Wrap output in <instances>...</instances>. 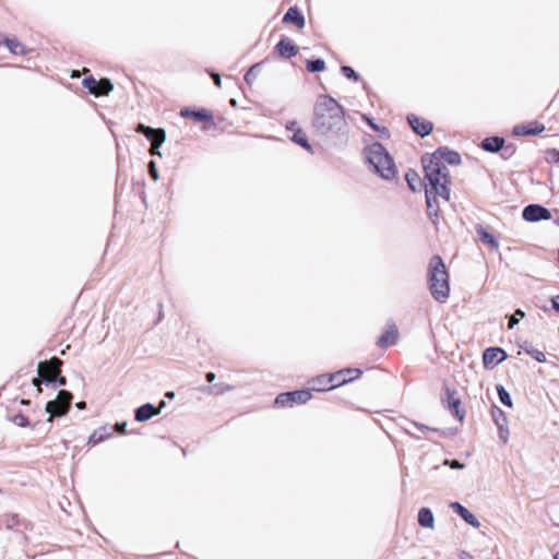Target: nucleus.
<instances>
[{"instance_id": "obj_10", "label": "nucleus", "mask_w": 559, "mask_h": 559, "mask_svg": "<svg viewBox=\"0 0 559 559\" xmlns=\"http://www.w3.org/2000/svg\"><path fill=\"white\" fill-rule=\"evenodd\" d=\"M180 117L191 119L195 122L203 123V130L207 131L214 123V117L211 110L206 108L182 107L179 111Z\"/></svg>"}, {"instance_id": "obj_8", "label": "nucleus", "mask_w": 559, "mask_h": 559, "mask_svg": "<svg viewBox=\"0 0 559 559\" xmlns=\"http://www.w3.org/2000/svg\"><path fill=\"white\" fill-rule=\"evenodd\" d=\"M441 403L450 414L457 419L463 421L465 418V409L462 408V402L455 389H451L448 384H443L441 392Z\"/></svg>"}, {"instance_id": "obj_44", "label": "nucleus", "mask_w": 559, "mask_h": 559, "mask_svg": "<svg viewBox=\"0 0 559 559\" xmlns=\"http://www.w3.org/2000/svg\"><path fill=\"white\" fill-rule=\"evenodd\" d=\"M67 384V378L59 373H55V389L59 386H64Z\"/></svg>"}, {"instance_id": "obj_25", "label": "nucleus", "mask_w": 559, "mask_h": 559, "mask_svg": "<svg viewBox=\"0 0 559 559\" xmlns=\"http://www.w3.org/2000/svg\"><path fill=\"white\" fill-rule=\"evenodd\" d=\"M159 414V409L152 403H144L136 407L134 411V419L139 423H144Z\"/></svg>"}, {"instance_id": "obj_40", "label": "nucleus", "mask_w": 559, "mask_h": 559, "mask_svg": "<svg viewBox=\"0 0 559 559\" xmlns=\"http://www.w3.org/2000/svg\"><path fill=\"white\" fill-rule=\"evenodd\" d=\"M507 357V354L503 349L499 347H491V362H501Z\"/></svg>"}, {"instance_id": "obj_45", "label": "nucleus", "mask_w": 559, "mask_h": 559, "mask_svg": "<svg viewBox=\"0 0 559 559\" xmlns=\"http://www.w3.org/2000/svg\"><path fill=\"white\" fill-rule=\"evenodd\" d=\"M547 159L551 162H559V151L556 148L548 150L546 152Z\"/></svg>"}, {"instance_id": "obj_43", "label": "nucleus", "mask_w": 559, "mask_h": 559, "mask_svg": "<svg viewBox=\"0 0 559 559\" xmlns=\"http://www.w3.org/2000/svg\"><path fill=\"white\" fill-rule=\"evenodd\" d=\"M528 355H531L534 359H536L539 362L546 361V356L542 350L538 349H528L526 350Z\"/></svg>"}, {"instance_id": "obj_64", "label": "nucleus", "mask_w": 559, "mask_h": 559, "mask_svg": "<svg viewBox=\"0 0 559 559\" xmlns=\"http://www.w3.org/2000/svg\"><path fill=\"white\" fill-rule=\"evenodd\" d=\"M229 103H230V105H231V106H234V107L237 105V102H236V99H235V98H231V99L229 100Z\"/></svg>"}, {"instance_id": "obj_20", "label": "nucleus", "mask_w": 559, "mask_h": 559, "mask_svg": "<svg viewBox=\"0 0 559 559\" xmlns=\"http://www.w3.org/2000/svg\"><path fill=\"white\" fill-rule=\"evenodd\" d=\"M449 508L460 518H462L468 525L476 528L480 526L478 519L461 502L453 501L449 504Z\"/></svg>"}, {"instance_id": "obj_1", "label": "nucleus", "mask_w": 559, "mask_h": 559, "mask_svg": "<svg viewBox=\"0 0 559 559\" xmlns=\"http://www.w3.org/2000/svg\"><path fill=\"white\" fill-rule=\"evenodd\" d=\"M346 109L331 95L320 94L313 105L311 128L329 148L344 151L349 143Z\"/></svg>"}, {"instance_id": "obj_14", "label": "nucleus", "mask_w": 559, "mask_h": 559, "mask_svg": "<svg viewBox=\"0 0 559 559\" xmlns=\"http://www.w3.org/2000/svg\"><path fill=\"white\" fill-rule=\"evenodd\" d=\"M298 50V46L286 35H282L277 44L274 46V53L285 60L297 56Z\"/></svg>"}, {"instance_id": "obj_31", "label": "nucleus", "mask_w": 559, "mask_h": 559, "mask_svg": "<svg viewBox=\"0 0 559 559\" xmlns=\"http://www.w3.org/2000/svg\"><path fill=\"white\" fill-rule=\"evenodd\" d=\"M7 418L9 421L13 423L14 425L21 428L32 427L33 429H35L36 426L39 424V421H36L32 425L29 418L26 415H24L21 411L14 414H10L9 412Z\"/></svg>"}, {"instance_id": "obj_11", "label": "nucleus", "mask_w": 559, "mask_h": 559, "mask_svg": "<svg viewBox=\"0 0 559 559\" xmlns=\"http://www.w3.org/2000/svg\"><path fill=\"white\" fill-rule=\"evenodd\" d=\"M286 130L292 132L290 140L295 144L299 145L300 147H302L305 151H307L310 154L314 153L313 147L308 139L307 133L304 131V129H301L298 126L297 121H295V120L288 121L286 124Z\"/></svg>"}, {"instance_id": "obj_33", "label": "nucleus", "mask_w": 559, "mask_h": 559, "mask_svg": "<svg viewBox=\"0 0 559 559\" xmlns=\"http://www.w3.org/2000/svg\"><path fill=\"white\" fill-rule=\"evenodd\" d=\"M100 80H96L93 75H87L82 80V85L94 96H99Z\"/></svg>"}, {"instance_id": "obj_59", "label": "nucleus", "mask_w": 559, "mask_h": 559, "mask_svg": "<svg viewBox=\"0 0 559 559\" xmlns=\"http://www.w3.org/2000/svg\"><path fill=\"white\" fill-rule=\"evenodd\" d=\"M31 403H32V402H31V400H27V399H22V400L20 401V404H21V405H24V406H29V405H31Z\"/></svg>"}, {"instance_id": "obj_21", "label": "nucleus", "mask_w": 559, "mask_h": 559, "mask_svg": "<svg viewBox=\"0 0 559 559\" xmlns=\"http://www.w3.org/2000/svg\"><path fill=\"white\" fill-rule=\"evenodd\" d=\"M2 522L8 530H14L20 526L25 531H33L34 528V524L31 521L20 518L17 513L4 514Z\"/></svg>"}, {"instance_id": "obj_48", "label": "nucleus", "mask_w": 559, "mask_h": 559, "mask_svg": "<svg viewBox=\"0 0 559 559\" xmlns=\"http://www.w3.org/2000/svg\"><path fill=\"white\" fill-rule=\"evenodd\" d=\"M496 423L499 427V438L501 439L502 443H506L509 438V431L503 429V427L499 425L498 420H496Z\"/></svg>"}, {"instance_id": "obj_50", "label": "nucleus", "mask_w": 559, "mask_h": 559, "mask_svg": "<svg viewBox=\"0 0 559 559\" xmlns=\"http://www.w3.org/2000/svg\"><path fill=\"white\" fill-rule=\"evenodd\" d=\"M445 464L450 465L452 468H462L464 465L457 460H445Z\"/></svg>"}, {"instance_id": "obj_62", "label": "nucleus", "mask_w": 559, "mask_h": 559, "mask_svg": "<svg viewBox=\"0 0 559 559\" xmlns=\"http://www.w3.org/2000/svg\"><path fill=\"white\" fill-rule=\"evenodd\" d=\"M158 308H159V311H158V319L160 320V319H162V317H163V312H162L163 304H162V302H158Z\"/></svg>"}, {"instance_id": "obj_30", "label": "nucleus", "mask_w": 559, "mask_h": 559, "mask_svg": "<svg viewBox=\"0 0 559 559\" xmlns=\"http://www.w3.org/2000/svg\"><path fill=\"white\" fill-rule=\"evenodd\" d=\"M361 120L366 122V124L373 131L379 133V136L381 139L388 140L391 136L390 130L384 127L380 126L376 122L374 118L368 116L367 114L361 115Z\"/></svg>"}, {"instance_id": "obj_23", "label": "nucleus", "mask_w": 559, "mask_h": 559, "mask_svg": "<svg viewBox=\"0 0 559 559\" xmlns=\"http://www.w3.org/2000/svg\"><path fill=\"white\" fill-rule=\"evenodd\" d=\"M545 130V126L538 121H530L527 123L518 124L513 128L514 135H536Z\"/></svg>"}, {"instance_id": "obj_28", "label": "nucleus", "mask_w": 559, "mask_h": 559, "mask_svg": "<svg viewBox=\"0 0 559 559\" xmlns=\"http://www.w3.org/2000/svg\"><path fill=\"white\" fill-rule=\"evenodd\" d=\"M405 181L408 189L414 193L419 192L423 187L425 188L424 179L421 180L418 173L413 168L405 173Z\"/></svg>"}, {"instance_id": "obj_3", "label": "nucleus", "mask_w": 559, "mask_h": 559, "mask_svg": "<svg viewBox=\"0 0 559 559\" xmlns=\"http://www.w3.org/2000/svg\"><path fill=\"white\" fill-rule=\"evenodd\" d=\"M427 281L433 299L440 304L445 302L450 294L449 273L442 258L438 254L429 261Z\"/></svg>"}, {"instance_id": "obj_15", "label": "nucleus", "mask_w": 559, "mask_h": 559, "mask_svg": "<svg viewBox=\"0 0 559 559\" xmlns=\"http://www.w3.org/2000/svg\"><path fill=\"white\" fill-rule=\"evenodd\" d=\"M362 374V370L359 368H343L335 372H331V377L333 378L335 388L345 385L347 383L353 382L354 380L360 378Z\"/></svg>"}, {"instance_id": "obj_58", "label": "nucleus", "mask_w": 559, "mask_h": 559, "mask_svg": "<svg viewBox=\"0 0 559 559\" xmlns=\"http://www.w3.org/2000/svg\"><path fill=\"white\" fill-rule=\"evenodd\" d=\"M75 406L79 408V409H84L86 407V403L84 401H81V402H78L75 404Z\"/></svg>"}, {"instance_id": "obj_60", "label": "nucleus", "mask_w": 559, "mask_h": 559, "mask_svg": "<svg viewBox=\"0 0 559 559\" xmlns=\"http://www.w3.org/2000/svg\"><path fill=\"white\" fill-rule=\"evenodd\" d=\"M403 429H404V430H405V432H406L408 436H411L412 438L420 439V437H419V436H416L415 433L411 432L407 428H404V427H403Z\"/></svg>"}, {"instance_id": "obj_18", "label": "nucleus", "mask_w": 559, "mask_h": 559, "mask_svg": "<svg viewBox=\"0 0 559 559\" xmlns=\"http://www.w3.org/2000/svg\"><path fill=\"white\" fill-rule=\"evenodd\" d=\"M282 22L284 24H292L296 26L298 29H302L306 25V19L302 11L297 7H289L285 12Z\"/></svg>"}, {"instance_id": "obj_22", "label": "nucleus", "mask_w": 559, "mask_h": 559, "mask_svg": "<svg viewBox=\"0 0 559 559\" xmlns=\"http://www.w3.org/2000/svg\"><path fill=\"white\" fill-rule=\"evenodd\" d=\"M406 421L408 424H411L412 426H414L421 433L433 432V433H437L439 438L453 437L457 432L456 428L439 429V428L429 427V426H427L425 424H421V423H418V421H415V420L406 419Z\"/></svg>"}, {"instance_id": "obj_5", "label": "nucleus", "mask_w": 559, "mask_h": 559, "mask_svg": "<svg viewBox=\"0 0 559 559\" xmlns=\"http://www.w3.org/2000/svg\"><path fill=\"white\" fill-rule=\"evenodd\" d=\"M440 167L435 173L424 171L425 192H433L435 198H442L445 201L451 197V176L447 173H440Z\"/></svg>"}, {"instance_id": "obj_32", "label": "nucleus", "mask_w": 559, "mask_h": 559, "mask_svg": "<svg viewBox=\"0 0 559 559\" xmlns=\"http://www.w3.org/2000/svg\"><path fill=\"white\" fill-rule=\"evenodd\" d=\"M266 62V59L262 60V61H259V62H255L254 64H252L246 72L245 76H243V80L246 82L247 85H252V83L254 82V80L257 79L258 74L260 73V71L262 70V67L263 64Z\"/></svg>"}, {"instance_id": "obj_42", "label": "nucleus", "mask_w": 559, "mask_h": 559, "mask_svg": "<svg viewBox=\"0 0 559 559\" xmlns=\"http://www.w3.org/2000/svg\"><path fill=\"white\" fill-rule=\"evenodd\" d=\"M524 317H525L524 311L521 309H516L515 312L513 313V316L509 320L508 328L513 329L514 325L518 324L520 318H524Z\"/></svg>"}, {"instance_id": "obj_37", "label": "nucleus", "mask_w": 559, "mask_h": 559, "mask_svg": "<svg viewBox=\"0 0 559 559\" xmlns=\"http://www.w3.org/2000/svg\"><path fill=\"white\" fill-rule=\"evenodd\" d=\"M112 90H114V84L109 79H107V78L100 79L99 96L108 95Z\"/></svg>"}, {"instance_id": "obj_35", "label": "nucleus", "mask_w": 559, "mask_h": 559, "mask_svg": "<svg viewBox=\"0 0 559 559\" xmlns=\"http://www.w3.org/2000/svg\"><path fill=\"white\" fill-rule=\"evenodd\" d=\"M341 73L352 82H360V74L350 66L343 64L341 66Z\"/></svg>"}, {"instance_id": "obj_34", "label": "nucleus", "mask_w": 559, "mask_h": 559, "mask_svg": "<svg viewBox=\"0 0 559 559\" xmlns=\"http://www.w3.org/2000/svg\"><path fill=\"white\" fill-rule=\"evenodd\" d=\"M326 68L325 61L322 58H311L306 60V69L310 73H319Z\"/></svg>"}, {"instance_id": "obj_19", "label": "nucleus", "mask_w": 559, "mask_h": 559, "mask_svg": "<svg viewBox=\"0 0 559 559\" xmlns=\"http://www.w3.org/2000/svg\"><path fill=\"white\" fill-rule=\"evenodd\" d=\"M425 201H426V213L428 218L431 221L433 226L438 229L439 225V202L438 199L433 197V192H425Z\"/></svg>"}, {"instance_id": "obj_16", "label": "nucleus", "mask_w": 559, "mask_h": 559, "mask_svg": "<svg viewBox=\"0 0 559 559\" xmlns=\"http://www.w3.org/2000/svg\"><path fill=\"white\" fill-rule=\"evenodd\" d=\"M399 338V330L396 324L391 321L388 322V329L378 337L376 345L379 348L386 349L393 346Z\"/></svg>"}, {"instance_id": "obj_38", "label": "nucleus", "mask_w": 559, "mask_h": 559, "mask_svg": "<svg viewBox=\"0 0 559 559\" xmlns=\"http://www.w3.org/2000/svg\"><path fill=\"white\" fill-rule=\"evenodd\" d=\"M497 391L501 403L508 407H512V400L506 389L502 385H497Z\"/></svg>"}, {"instance_id": "obj_29", "label": "nucleus", "mask_w": 559, "mask_h": 559, "mask_svg": "<svg viewBox=\"0 0 559 559\" xmlns=\"http://www.w3.org/2000/svg\"><path fill=\"white\" fill-rule=\"evenodd\" d=\"M417 521L419 526L423 528H430L432 530L435 527V515L430 508L423 507L418 511Z\"/></svg>"}, {"instance_id": "obj_4", "label": "nucleus", "mask_w": 559, "mask_h": 559, "mask_svg": "<svg viewBox=\"0 0 559 559\" xmlns=\"http://www.w3.org/2000/svg\"><path fill=\"white\" fill-rule=\"evenodd\" d=\"M420 163L424 171H435L436 168L440 167V173L450 174L444 163L450 166H457L462 163V158L459 152L448 146H439L433 153H425Z\"/></svg>"}, {"instance_id": "obj_61", "label": "nucleus", "mask_w": 559, "mask_h": 559, "mask_svg": "<svg viewBox=\"0 0 559 559\" xmlns=\"http://www.w3.org/2000/svg\"><path fill=\"white\" fill-rule=\"evenodd\" d=\"M166 406V402L164 400H162L158 404V407H156V409H159V412Z\"/></svg>"}, {"instance_id": "obj_54", "label": "nucleus", "mask_w": 559, "mask_h": 559, "mask_svg": "<svg viewBox=\"0 0 559 559\" xmlns=\"http://www.w3.org/2000/svg\"><path fill=\"white\" fill-rule=\"evenodd\" d=\"M552 308L559 311V295L551 298Z\"/></svg>"}, {"instance_id": "obj_63", "label": "nucleus", "mask_w": 559, "mask_h": 559, "mask_svg": "<svg viewBox=\"0 0 559 559\" xmlns=\"http://www.w3.org/2000/svg\"><path fill=\"white\" fill-rule=\"evenodd\" d=\"M484 396L489 400V386L484 390Z\"/></svg>"}, {"instance_id": "obj_49", "label": "nucleus", "mask_w": 559, "mask_h": 559, "mask_svg": "<svg viewBox=\"0 0 559 559\" xmlns=\"http://www.w3.org/2000/svg\"><path fill=\"white\" fill-rule=\"evenodd\" d=\"M111 427L114 428V432L126 433L127 423L126 421H123V423H116Z\"/></svg>"}, {"instance_id": "obj_57", "label": "nucleus", "mask_w": 559, "mask_h": 559, "mask_svg": "<svg viewBox=\"0 0 559 559\" xmlns=\"http://www.w3.org/2000/svg\"><path fill=\"white\" fill-rule=\"evenodd\" d=\"M165 397L168 399V400H173L175 397V392L174 391H167L165 393Z\"/></svg>"}, {"instance_id": "obj_52", "label": "nucleus", "mask_w": 559, "mask_h": 559, "mask_svg": "<svg viewBox=\"0 0 559 559\" xmlns=\"http://www.w3.org/2000/svg\"><path fill=\"white\" fill-rule=\"evenodd\" d=\"M211 76L213 78L214 80V84L215 86L217 87H221L222 86V80H221V75L214 71L211 72Z\"/></svg>"}, {"instance_id": "obj_51", "label": "nucleus", "mask_w": 559, "mask_h": 559, "mask_svg": "<svg viewBox=\"0 0 559 559\" xmlns=\"http://www.w3.org/2000/svg\"><path fill=\"white\" fill-rule=\"evenodd\" d=\"M479 147L489 153V136H485L480 141Z\"/></svg>"}, {"instance_id": "obj_7", "label": "nucleus", "mask_w": 559, "mask_h": 559, "mask_svg": "<svg viewBox=\"0 0 559 559\" xmlns=\"http://www.w3.org/2000/svg\"><path fill=\"white\" fill-rule=\"evenodd\" d=\"M73 401V394L68 390H60L55 400L48 401L45 407L49 414L47 423H52L53 417H62L68 414Z\"/></svg>"}, {"instance_id": "obj_2", "label": "nucleus", "mask_w": 559, "mask_h": 559, "mask_svg": "<svg viewBox=\"0 0 559 559\" xmlns=\"http://www.w3.org/2000/svg\"><path fill=\"white\" fill-rule=\"evenodd\" d=\"M362 157L369 170L384 180H393L397 169L393 156L385 146L374 141L362 148Z\"/></svg>"}, {"instance_id": "obj_13", "label": "nucleus", "mask_w": 559, "mask_h": 559, "mask_svg": "<svg viewBox=\"0 0 559 559\" xmlns=\"http://www.w3.org/2000/svg\"><path fill=\"white\" fill-rule=\"evenodd\" d=\"M406 121L413 132L420 138H426L432 133L433 123L429 120L420 118L415 114H408L406 116Z\"/></svg>"}, {"instance_id": "obj_39", "label": "nucleus", "mask_w": 559, "mask_h": 559, "mask_svg": "<svg viewBox=\"0 0 559 559\" xmlns=\"http://www.w3.org/2000/svg\"><path fill=\"white\" fill-rule=\"evenodd\" d=\"M500 152H501L502 158L508 159L515 154L516 145L513 143L504 144Z\"/></svg>"}, {"instance_id": "obj_46", "label": "nucleus", "mask_w": 559, "mask_h": 559, "mask_svg": "<svg viewBox=\"0 0 559 559\" xmlns=\"http://www.w3.org/2000/svg\"><path fill=\"white\" fill-rule=\"evenodd\" d=\"M148 167H150V176L153 180H157L158 179V171L156 169V164L154 160H151L148 163Z\"/></svg>"}, {"instance_id": "obj_24", "label": "nucleus", "mask_w": 559, "mask_h": 559, "mask_svg": "<svg viewBox=\"0 0 559 559\" xmlns=\"http://www.w3.org/2000/svg\"><path fill=\"white\" fill-rule=\"evenodd\" d=\"M310 383L312 384V386L310 389L311 392L312 391L325 392V391H331L333 389H336L333 378L331 377V373L319 374L316 378H313L310 381Z\"/></svg>"}, {"instance_id": "obj_55", "label": "nucleus", "mask_w": 559, "mask_h": 559, "mask_svg": "<svg viewBox=\"0 0 559 559\" xmlns=\"http://www.w3.org/2000/svg\"><path fill=\"white\" fill-rule=\"evenodd\" d=\"M216 376L214 372L210 371V372H206L205 374V380L209 382V383H212L214 380H215Z\"/></svg>"}, {"instance_id": "obj_53", "label": "nucleus", "mask_w": 559, "mask_h": 559, "mask_svg": "<svg viewBox=\"0 0 559 559\" xmlns=\"http://www.w3.org/2000/svg\"><path fill=\"white\" fill-rule=\"evenodd\" d=\"M210 391L214 394H221L223 393V388L222 385L214 384L212 388H210Z\"/></svg>"}, {"instance_id": "obj_36", "label": "nucleus", "mask_w": 559, "mask_h": 559, "mask_svg": "<svg viewBox=\"0 0 559 559\" xmlns=\"http://www.w3.org/2000/svg\"><path fill=\"white\" fill-rule=\"evenodd\" d=\"M475 228L479 241L489 247V229L481 224H477Z\"/></svg>"}, {"instance_id": "obj_17", "label": "nucleus", "mask_w": 559, "mask_h": 559, "mask_svg": "<svg viewBox=\"0 0 559 559\" xmlns=\"http://www.w3.org/2000/svg\"><path fill=\"white\" fill-rule=\"evenodd\" d=\"M551 217L550 212L538 204L527 205L523 210V218L527 222H538L542 219H549Z\"/></svg>"}, {"instance_id": "obj_41", "label": "nucleus", "mask_w": 559, "mask_h": 559, "mask_svg": "<svg viewBox=\"0 0 559 559\" xmlns=\"http://www.w3.org/2000/svg\"><path fill=\"white\" fill-rule=\"evenodd\" d=\"M504 145V139L500 136H491V153L500 152Z\"/></svg>"}, {"instance_id": "obj_6", "label": "nucleus", "mask_w": 559, "mask_h": 559, "mask_svg": "<svg viewBox=\"0 0 559 559\" xmlns=\"http://www.w3.org/2000/svg\"><path fill=\"white\" fill-rule=\"evenodd\" d=\"M62 360L58 357H52L49 360H44L38 364V376L33 379V384L37 386V393L41 392L39 384H45L55 389V373L60 372Z\"/></svg>"}, {"instance_id": "obj_27", "label": "nucleus", "mask_w": 559, "mask_h": 559, "mask_svg": "<svg viewBox=\"0 0 559 559\" xmlns=\"http://www.w3.org/2000/svg\"><path fill=\"white\" fill-rule=\"evenodd\" d=\"M1 45L5 46L11 53L16 56H25L28 51L16 37H3L0 41Z\"/></svg>"}, {"instance_id": "obj_47", "label": "nucleus", "mask_w": 559, "mask_h": 559, "mask_svg": "<svg viewBox=\"0 0 559 559\" xmlns=\"http://www.w3.org/2000/svg\"><path fill=\"white\" fill-rule=\"evenodd\" d=\"M481 359H483L484 368L488 370L489 369V364H490V360H489V347H486L483 350Z\"/></svg>"}, {"instance_id": "obj_26", "label": "nucleus", "mask_w": 559, "mask_h": 559, "mask_svg": "<svg viewBox=\"0 0 559 559\" xmlns=\"http://www.w3.org/2000/svg\"><path fill=\"white\" fill-rule=\"evenodd\" d=\"M114 435V428L109 425H104L93 431V433L88 437L87 444L96 445Z\"/></svg>"}, {"instance_id": "obj_56", "label": "nucleus", "mask_w": 559, "mask_h": 559, "mask_svg": "<svg viewBox=\"0 0 559 559\" xmlns=\"http://www.w3.org/2000/svg\"><path fill=\"white\" fill-rule=\"evenodd\" d=\"M459 558L460 559H474L468 552L462 550L460 554H459Z\"/></svg>"}, {"instance_id": "obj_9", "label": "nucleus", "mask_w": 559, "mask_h": 559, "mask_svg": "<svg viewBox=\"0 0 559 559\" xmlns=\"http://www.w3.org/2000/svg\"><path fill=\"white\" fill-rule=\"evenodd\" d=\"M312 397L310 389H298L280 393L274 401L276 407H293L307 403Z\"/></svg>"}, {"instance_id": "obj_12", "label": "nucleus", "mask_w": 559, "mask_h": 559, "mask_svg": "<svg viewBox=\"0 0 559 559\" xmlns=\"http://www.w3.org/2000/svg\"><path fill=\"white\" fill-rule=\"evenodd\" d=\"M134 131L139 134H143L147 141L158 148L166 140V132L163 128H153L143 123H138Z\"/></svg>"}]
</instances>
